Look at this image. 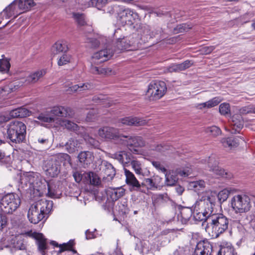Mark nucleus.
Masks as SVG:
<instances>
[{"label": "nucleus", "instance_id": "obj_17", "mask_svg": "<svg viewBox=\"0 0 255 255\" xmlns=\"http://www.w3.org/2000/svg\"><path fill=\"white\" fill-rule=\"evenodd\" d=\"M50 114L55 118V117H61L71 118L74 115L73 111L69 107L63 106H57L53 107L50 111Z\"/></svg>", "mask_w": 255, "mask_h": 255}, {"label": "nucleus", "instance_id": "obj_2", "mask_svg": "<svg viewBox=\"0 0 255 255\" xmlns=\"http://www.w3.org/2000/svg\"><path fill=\"white\" fill-rule=\"evenodd\" d=\"M230 220L221 213H213L209 216L206 230L211 232V236L213 238H218L229 230L230 227Z\"/></svg>", "mask_w": 255, "mask_h": 255}, {"label": "nucleus", "instance_id": "obj_5", "mask_svg": "<svg viewBox=\"0 0 255 255\" xmlns=\"http://www.w3.org/2000/svg\"><path fill=\"white\" fill-rule=\"evenodd\" d=\"M70 157L67 153H60L53 156L45 162L44 169L47 175L54 177L60 172L61 163L70 160Z\"/></svg>", "mask_w": 255, "mask_h": 255}, {"label": "nucleus", "instance_id": "obj_33", "mask_svg": "<svg viewBox=\"0 0 255 255\" xmlns=\"http://www.w3.org/2000/svg\"><path fill=\"white\" fill-rule=\"evenodd\" d=\"M102 171L105 174L104 177H109L110 179H112L116 175V170L113 166L110 163L106 162L105 163Z\"/></svg>", "mask_w": 255, "mask_h": 255}, {"label": "nucleus", "instance_id": "obj_14", "mask_svg": "<svg viewBox=\"0 0 255 255\" xmlns=\"http://www.w3.org/2000/svg\"><path fill=\"white\" fill-rule=\"evenodd\" d=\"M218 162L213 156L209 157L208 164L210 170H212L216 174L219 175L224 178L230 179L233 175L231 172L226 171L224 169L221 168L218 166Z\"/></svg>", "mask_w": 255, "mask_h": 255}, {"label": "nucleus", "instance_id": "obj_43", "mask_svg": "<svg viewBox=\"0 0 255 255\" xmlns=\"http://www.w3.org/2000/svg\"><path fill=\"white\" fill-rule=\"evenodd\" d=\"M10 64L6 59H0V72L2 73L7 72L10 68Z\"/></svg>", "mask_w": 255, "mask_h": 255}, {"label": "nucleus", "instance_id": "obj_8", "mask_svg": "<svg viewBox=\"0 0 255 255\" xmlns=\"http://www.w3.org/2000/svg\"><path fill=\"white\" fill-rule=\"evenodd\" d=\"M166 91V85L164 82L153 80L148 86L146 95L150 101H155L161 98Z\"/></svg>", "mask_w": 255, "mask_h": 255}, {"label": "nucleus", "instance_id": "obj_59", "mask_svg": "<svg viewBox=\"0 0 255 255\" xmlns=\"http://www.w3.org/2000/svg\"><path fill=\"white\" fill-rule=\"evenodd\" d=\"M152 178L156 189H157L159 187L163 186V183L162 182V178L160 177L158 175H154L152 176Z\"/></svg>", "mask_w": 255, "mask_h": 255}, {"label": "nucleus", "instance_id": "obj_53", "mask_svg": "<svg viewBox=\"0 0 255 255\" xmlns=\"http://www.w3.org/2000/svg\"><path fill=\"white\" fill-rule=\"evenodd\" d=\"M73 17L78 25L83 26L86 23L83 14L74 13H73Z\"/></svg>", "mask_w": 255, "mask_h": 255}, {"label": "nucleus", "instance_id": "obj_20", "mask_svg": "<svg viewBox=\"0 0 255 255\" xmlns=\"http://www.w3.org/2000/svg\"><path fill=\"white\" fill-rule=\"evenodd\" d=\"M33 236L37 241L39 251L42 255H44L45 251L47 249L46 239L42 234L38 233H34Z\"/></svg>", "mask_w": 255, "mask_h": 255}, {"label": "nucleus", "instance_id": "obj_62", "mask_svg": "<svg viewBox=\"0 0 255 255\" xmlns=\"http://www.w3.org/2000/svg\"><path fill=\"white\" fill-rule=\"evenodd\" d=\"M14 247L19 250H24L26 248V246L24 244L22 240H18L16 243H14Z\"/></svg>", "mask_w": 255, "mask_h": 255}, {"label": "nucleus", "instance_id": "obj_55", "mask_svg": "<svg viewBox=\"0 0 255 255\" xmlns=\"http://www.w3.org/2000/svg\"><path fill=\"white\" fill-rule=\"evenodd\" d=\"M86 42L89 44V45L92 48H96L99 46L100 44L99 41L94 37H88Z\"/></svg>", "mask_w": 255, "mask_h": 255}, {"label": "nucleus", "instance_id": "obj_23", "mask_svg": "<svg viewBox=\"0 0 255 255\" xmlns=\"http://www.w3.org/2000/svg\"><path fill=\"white\" fill-rule=\"evenodd\" d=\"M237 191V190L234 187H228L226 188L221 191L219 192V193L217 195L218 199L219 201V202L222 203L225 201L228 198L229 195L230 194H233L235 193ZM211 192H208V193H210ZM212 193L215 194L216 196H217V195L216 193L212 192ZM206 193H207L206 192ZM217 197H216V198Z\"/></svg>", "mask_w": 255, "mask_h": 255}, {"label": "nucleus", "instance_id": "obj_45", "mask_svg": "<svg viewBox=\"0 0 255 255\" xmlns=\"http://www.w3.org/2000/svg\"><path fill=\"white\" fill-rule=\"evenodd\" d=\"M130 165H131L136 174H142L141 164L139 161L134 159L131 161Z\"/></svg>", "mask_w": 255, "mask_h": 255}, {"label": "nucleus", "instance_id": "obj_21", "mask_svg": "<svg viewBox=\"0 0 255 255\" xmlns=\"http://www.w3.org/2000/svg\"><path fill=\"white\" fill-rule=\"evenodd\" d=\"M107 194L113 201H116L125 195V189L122 187L115 188L110 187L107 190Z\"/></svg>", "mask_w": 255, "mask_h": 255}, {"label": "nucleus", "instance_id": "obj_29", "mask_svg": "<svg viewBox=\"0 0 255 255\" xmlns=\"http://www.w3.org/2000/svg\"><path fill=\"white\" fill-rule=\"evenodd\" d=\"M30 112L25 108L20 107L11 110L9 112V116L12 118H21L29 116Z\"/></svg>", "mask_w": 255, "mask_h": 255}, {"label": "nucleus", "instance_id": "obj_30", "mask_svg": "<svg viewBox=\"0 0 255 255\" xmlns=\"http://www.w3.org/2000/svg\"><path fill=\"white\" fill-rule=\"evenodd\" d=\"M91 72L94 74H99L103 76H110L115 74L114 71L111 68L108 67H98L92 66Z\"/></svg>", "mask_w": 255, "mask_h": 255}, {"label": "nucleus", "instance_id": "obj_47", "mask_svg": "<svg viewBox=\"0 0 255 255\" xmlns=\"http://www.w3.org/2000/svg\"><path fill=\"white\" fill-rule=\"evenodd\" d=\"M219 110L220 113L222 115H228L230 113V106L228 103H222L220 105Z\"/></svg>", "mask_w": 255, "mask_h": 255}, {"label": "nucleus", "instance_id": "obj_16", "mask_svg": "<svg viewBox=\"0 0 255 255\" xmlns=\"http://www.w3.org/2000/svg\"><path fill=\"white\" fill-rule=\"evenodd\" d=\"M244 126V120L240 114L234 115L230 121L231 129L230 131L232 134L239 133Z\"/></svg>", "mask_w": 255, "mask_h": 255}, {"label": "nucleus", "instance_id": "obj_39", "mask_svg": "<svg viewBox=\"0 0 255 255\" xmlns=\"http://www.w3.org/2000/svg\"><path fill=\"white\" fill-rule=\"evenodd\" d=\"M165 196L163 194L155 195L152 197V204L155 207L159 206L165 202L164 198Z\"/></svg>", "mask_w": 255, "mask_h": 255}, {"label": "nucleus", "instance_id": "obj_26", "mask_svg": "<svg viewBox=\"0 0 255 255\" xmlns=\"http://www.w3.org/2000/svg\"><path fill=\"white\" fill-rule=\"evenodd\" d=\"M84 178L86 180L85 184L98 186L101 183V180L98 175L93 172H84Z\"/></svg>", "mask_w": 255, "mask_h": 255}, {"label": "nucleus", "instance_id": "obj_10", "mask_svg": "<svg viewBox=\"0 0 255 255\" xmlns=\"http://www.w3.org/2000/svg\"><path fill=\"white\" fill-rule=\"evenodd\" d=\"M99 135L106 140H114L120 143L122 134L120 133L118 128L112 127L105 126L100 128L98 130Z\"/></svg>", "mask_w": 255, "mask_h": 255}, {"label": "nucleus", "instance_id": "obj_49", "mask_svg": "<svg viewBox=\"0 0 255 255\" xmlns=\"http://www.w3.org/2000/svg\"><path fill=\"white\" fill-rule=\"evenodd\" d=\"M118 210L121 215H124L128 213L129 209L128 207L127 201L121 202L118 205Z\"/></svg>", "mask_w": 255, "mask_h": 255}, {"label": "nucleus", "instance_id": "obj_56", "mask_svg": "<svg viewBox=\"0 0 255 255\" xmlns=\"http://www.w3.org/2000/svg\"><path fill=\"white\" fill-rule=\"evenodd\" d=\"M97 111L96 110L92 109L87 113L86 120L88 122H92L97 119Z\"/></svg>", "mask_w": 255, "mask_h": 255}, {"label": "nucleus", "instance_id": "obj_41", "mask_svg": "<svg viewBox=\"0 0 255 255\" xmlns=\"http://www.w3.org/2000/svg\"><path fill=\"white\" fill-rule=\"evenodd\" d=\"M205 131L207 134L213 136H217L221 133V130L216 126L208 127L206 128Z\"/></svg>", "mask_w": 255, "mask_h": 255}, {"label": "nucleus", "instance_id": "obj_3", "mask_svg": "<svg viewBox=\"0 0 255 255\" xmlns=\"http://www.w3.org/2000/svg\"><path fill=\"white\" fill-rule=\"evenodd\" d=\"M53 207L52 201L41 199L32 204L27 213L29 221L33 224L38 223L44 218H47Z\"/></svg>", "mask_w": 255, "mask_h": 255}, {"label": "nucleus", "instance_id": "obj_35", "mask_svg": "<svg viewBox=\"0 0 255 255\" xmlns=\"http://www.w3.org/2000/svg\"><path fill=\"white\" fill-rule=\"evenodd\" d=\"M221 142L225 147H229L230 149L237 146L239 144L238 142L233 137L222 138Z\"/></svg>", "mask_w": 255, "mask_h": 255}, {"label": "nucleus", "instance_id": "obj_36", "mask_svg": "<svg viewBox=\"0 0 255 255\" xmlns=\"http://www.w3.org/2000/svg\"><path fill=\"white\" fill-rule=\"evenodd\" d=\"M34 5L33 0H18V7L19 9L24 11L28 10Z\"/></svg>", "mask_w": 255, "mask_h": 255}, {"label": "nucleus", "instance_id": "obj_37", "mask_svg": "<svg viewBox=\"0 0 255 255\" xmlns=\"http://www.w3.org/2000/svg\"><path fill=\"white\" fill-rule=\"evenodd\" d=\"M35 118L43 123H50L54 122V118L51 115L50 112L41 113Z\"/></svg>", "mask_w": 255, "mask_h": 255}, {"label": "nucleus", "instance_id": "obj_22", "mask_svg": "<svg viewBox=\"0 0 255 255\" xmlns=\"http://www.w3.org/2000/svg\"><path fill=\"white\" fill-rule=\"evenodd\" d=\"M113 55V52L110 49H104L95 53L93 58L99 60V62H105L109 60Z\"/></svg>", "mask_w": 255, "mask_h": 255}, {"label": "nucleus", "instance_id": "obj_31", "mask_svg": "<svg viewBox=\"0 0 255 255\" xmlns=\"http://www.w3.org/2000/svg\"><path fill=\"white\" fill-rule=\"evenodd\" d=\"M67 151L70 153H74L78 151L80 146L79 141L75 138H70L65 145Z\"/></svg>", "mask_w": 255, "mask_h": 255}, {"label": "nucleus", "instance_id": "obj_44", "mask_svg": "<svg viewBox=\"0 0 255 255\" xmlns=\"http://www.w3.org/2000/svg\"><path fill=\"white\" fill-rule=\"evenodd\" d=\"M61 125L64 126L66 128L71 130H77L78 129V126L76 124L71 122L69 120H63L62 122Z\"/></svg>", "mask_w": 255, "mask_h": 255}, {"label": "nucleus", "instance_id": "obj_4", "mask_svg": "<svg viewBox=\"0 0 255 255\" xmlns=\"http://www.w3.org/2000/svg\"><path fill=\"white\" fill-rule=\"evenodd\" d=\"M6 138L12 145L24 143L26 141V126L18 121L10 122L6 126Z\"/></svg>", "mask_w": 255, "mask_h": 255}, {"label": "nucleus", "instance_id": "obj_61", "mask_svg": "<svg viewBox=\"0 0 255 255\" xmlns=\"http://www.w3.org/2000/svg\"><path fill=\"white\" fill-rule=\"evenodd\" d=\"M48 195L52 198H59V194H57V192L54 190L52 189L50 185L48 184Z\"/></svg>", "mask_w": 255, "mask_h": 255}, {"label": "nucleus", "instance_id": "obj_24", "mask_svg": "<svg viewBox=\"0 0 255 255\" xmlns=\"http://www.w3.org/2000/svg\"><path fill=\"white\" fill-rule=\"evenodd\" d=\"M193 63L191 60H186L179 64H174L169 67L168 70L169 72H176L184 70L190 67Z\"/></svg>", "mask_w": 255, "mask_h": 255}, {"label": "nucleus", "instance_id": "obj_50", "mask_svg": "<svg viewBox=\"0 0 255 255\" xmlns=\"http://www.w3.org/2000/svg\"><path fill=\"white\" fill-rule=\"evenodd\" d=\"M71 57L70 55L64 53L59 59L58 61V65L59 66H63L70 62Z\"/></svg>", "mask_w": 255, "mask_h": 255}, {"label": "nucleus", "instance_id": "obj_57", "mask_svg": "<svg viewBox=\"0 0 255 255\" xmlns=\"http://www.w3.org/2000/svg\"><path fill=\"white\" fill-rule=\"evenodd\" d=\"M222 100L219 97H215L207 101L208 108H211L218 105Z\"/></svg>", "mask_w": 255, "mask_h": 255}, {"label": "nucleus", "instance_id": "obj_13", "mask_svg": "<svg viewBox=\"0 0 255 255\" xmlns=\"http://www.w3.org/2000/svg\"><path fill=\"white\" fill-rule=\"evenodd\" d=\"M141 30L140 40L143 43L148 42L149 39L156 35H160L163 32L162 28L159 26L151 28L149 25L143 26L141 28Z\"/></svg>", "mask_w": 255, "mask_h": 255}, {"label": "nucleus", "instance_id": "obj_42", "mask_svg": "<svg viewBox=\"0 0 255 255\" xmlns=\"http://www.w3.org/2000/svg\"><path fill=\"white\" fill-rule=\"evenodd\" d=\"M89 156H91V153L89 151H82L78 156V159L80 162L87 164L90 162Z\"/></svg>", "mask_w": 255, "mask_h": 255}, {"label": "nucleus", "instance_id": "obj_40", "mask_svg": "<svg viewBox=\"0 0 255 255\" xmlns=\"http://www.w3.org/2000/svg\"><path fill=\"white\" fill-rule=\"evenodd\" d=\"M222 253H224V255H238L234 248L231 245L224 247L219 253L220 255Z\"/></svg>", "mask_w": 255, "mask_h": 255}, {"label": "nucleus", "instance_id": "obj_11", "mask_svg": "<svg viewBox=\"0 0 255 255\" xmlns=\"http://www.w3.org/2000/svg\"><path fill=\"white\" fill-rule=\"evenodd\" d=\"M112 8L117 14L118 18L122 20L123 23H126L127 18L130 17L133 19H139V15L136 12L124 6L116 4L113 6Z\"/></svg>", "mask_w": 255, "mask_h": 255}, {"label": "nucleus", "instance_id": "obj_19", "mask_svg": "<svg viewBox=\"0 0 255 255\" xmlns=\"http://www.w3.org/2000/svg\"><path fill=\"white\" fill-rule=\"evenodd\" d=\"M52 245L59 248V253H61L65 251H71L74 254H77L76 250L74 249V247L75 245V242L74 240H70L68 242L62 244H58L56 242L53 241Z\"/></svg>", "mask_w": 255, "mask_h": 255}, {"label": "nucleus", "instance_id": "obj_58", "mask_svg": "<svg viewBox=\"0 0 255 255\" xmlns=\"http://www.w3.org/2000/svg\"><path fill=\"white\" fill-rule=\"evenodd\" d=\"M123 154L124 159H125L124 166H126V164H130L131 161L134 159L130 153L124 151Z\"/></svg>", "mask_w": 255, "mask_h": 255}, {"label": "nucleus", "instance_id": "obj_38", "mask_svg": "<svg viewBox=\"0 0 255 255\" xmlns=\"http://www.w3.org/2000/svg\"><path fill=\"white\" fill-rule=\"evenodd\" d=\"M192 27L191 24L182 23L177 25L173 30L175 33H182L188 31Z\"/></svg>", "mask_w": 255, "mask_h": 255}, {"label": "nucleus", "instance_id": "obj_63", "mask_svg": "<svg viewBox=\"0 0 255 255\" xmlns=\"http://www.w3.org/2000/svg\"><path fill=\"white\" fill-rule=\"evenodd\" d=\"M144 182L146 183L147 186L149 190H153L155 188L152 177L150 178H145Z\"/></svg>", "mask_w": 255, "mask_h": 255}, {"label": "nucleus", "instance_id": "obj_25", "mask_svg": "<svg viewBox=\"0 0 255 255\" xmlns=\"http://www.w3.org/2000/svg\"><path fill=\"white\" fill-rule=\"evenodd\" d=\"M124 172L126 176V182L127 185L131 187L130 190H132L134 187H138L139 182L133 173L126 168H124Z\"/></svg>", "mask_w": 255, "mask_h": 255}, {"label": "nucleus", "instance_id": "obj_27", "mask_svg": "<svg viewBox=\"0 0 255 255\" xmlns=\"http://www.w3.org/2000/svg\"><path fill=\"white\" fill-rule=\"evenodd\" d=\"M93 88V85L90 83H86L83 84H79L75 85L69 87L68 89L66 90L68 94H71L73 92H81L83 91L88 90L92 89Z\"/></svg>", "mask_w": 255, "mask_h": 255}, {"label": "nucleus", "instance_id": "obj_1", "mask_svg": "<svg viewBox=\"0 0 255 255\" xmlns=\"http://www.w3.org/2000/svg\"><path fill=\"white\" fill-rule=\"evenodd\" d=\"M216 195L212 192L205 193L194 204L193 219L196 221H207L213 212L216 203Z\"/></svg>", "mask_w": 255, "mask_h": 255}, {"label": "nucleus", "instance_id": "obj_54", "mask_svg": "<svg viewBox=\"0 0 255 255\" xmlns=\"http://www.w3.org/2000/svg\"><path fill=\"white\" fill-rule=\"evenodd\" d=\"M10 157L9 155H5L4 153L0 150V164L3 165L9 163Z\"/></svg>", "mask_w": 255, "mask_h": 255}, {"label": "nucleus", "instance_id": "obj_7", "mask_svg": "<svg viewBox=\"0 0 255 255\" xmlns=\"http://www.w3.org/2000/svg\"><path fill=\"white\" fill-rule=\"evenodd\" d=\"M231 206L236 213H247L252 207L250 198L245 194L235 195L231 199Z\"/></svg>", "mask_w": 255, "mask_h": 255}, {"label": "nucleus", "instance_id": "obj_51", "mask_svg": "<svg viewBox=\"0 0 255 255\" xmlns=\"http://www.w3.org/2000/svg\"><path fill=\"white\" fill-rule=\"evenodd\" d=\"M108 0H91L92 6L97 7L99 9L105 6Z\"/></svg>", "mask_w": 255, "mask_h": 255}, {"label": "nucleus", "instance_id": "obj_12", "mask_svg": "<svg viewBox=\"0 0 255 255\" xmlns=\"http://www.w3.org/2000/svg\"><path fill=\"white\" fill-rule=\"evenodd\" d=\"M121 29H116L114 34V37L117 39L116 45L118 49L120 50H132L133 43H131L128 38L121 35Z\"/></svg>", "mask_w": 255, "mask_h": 255}, {"label": "nucleus", "instance_id": "obj_48", "mask_svg": "<svg viewBox=\"0 0 255 255\" xmlns=\"http://www.w3.org/2000/svg\"><path fill=\"white\" fill-rule=\"evenodd\" d=\"M190 186L194 189L195 191H197L204 188L205 187V183L204 181L200 180L192 182L191 183Z\"/></svg>", "mask_w": 255, "mask_h": 255}, {"label": "nucleus", "instance_id": "obj_9", "mask_svg": "<svg viewBox=\"0 0 255 255\" xmlns=\"http://www.w3.org/2000/svg\"><path fill=\"white\" fill-rule=\"evenodd\" d=\"M120 144L126 146L134 154H138V148L145 145L142 138L138 136L122 135Z\"/></svg>", "mask_w": 255, "mask_h": 255}, {"label": "nucleus", "instance_id": "obj_32", "mask_svg": "<svg viewBox=\"0 0 255 255\" xmlns=\"http://www.w3.org/2000/svg\"><path fill=\"white\" fill-rule=\"evenodd\" d=\"M45 73V72L43 70L34 72L26 77L25 82L26 84L34 83L38 81V80L42 77Z\"/></svg>", "mask_w": 255, "mask_h": 255}, {"label": "nucleus", "instance_id": "obj_60", "mask_svg": "<svg viewBox=\"0 0 255 255\" xmlns=\"http://www.w3.org/2000/svg\"><path fill=\"white\" fill-rule=\"evenodd\" d=\"M84 173L83 174H81L78 172H76L73 174V177L77 183H79L80 181H83L85 183L86 180L84 179Z\"/></svg>", "mask_w": 255, "mask_h": 255}, {"label": "nucleus", "instance_id": "obj_52", "mask_svg": "<svg viewBox=\"0 0 255 255\" xmlns=\"http://www.w3.org/2000/svg\"><path fill=\"white\" fill-rule=\"evenodd\" d=\"M165 183L167 186H173L177 182V178L175 176L170 174H165Z\"/></svg>", "mask_w": 255, "mask_h": 255}, {"label": "nucleus", "instance_id": "obj_64", "mask_svg": "<svg viewBox=\"0 0 255 255\" xmlns=\"http://www.w3.org/2000/svg\"><path fill=\"white\" fill-rule=\"evenodd\" d=\"M215 49V46H205L202 48L201 51L204 54H209L211 53Z\"/></svg>", "mask_w": 255, "mask_h": 255}, {"label": "nucleus", "instance_id": "obj_15", "mask_svg": "<svg viewBox=\"0 0 255 255\" xmlns=\"http://www.w3.org/2000/svg\"><path fill=\"white\" fill-rule=\"evenodd\" d=\"M119 125L128 126H141L147 124V121L143 119L136 117H128L120 119L119 121Z\"/></svg>", "mask_w": 255, "mask_h": 255}, {"label": "nucleus", "instance_id": "obj_18", "mask_svg": "<svg viewBox=\"0 0 255 255\" xmlns=\"http://www.w3.org/2000/svg\"><path fill=\"white\" fill-rule=\"evenodd\" d=\"M196 252L199 255H212V245L207 241H203L198 243Z\"/></svg>", "mask_w": 255, "mask_h": 255}, {"label": "nucleus", "instance_id": "obj_34", "mask_svg": "<svg viewBox=\"0 0 255 255\" xmlns=\"http://www.w3.org/2000/svg\"><path fill=\"white\" fill-rule=\"evenodd\" d=\"M181 221L183 224H187L193 214L192 210L190 208H184L180 212Z\"/></svg>", "mask_w": 255, "mask_h": 255}, {"label": "nucleus", "instance_id": "obj_46", "mask_svg": "<svg viewBox=\"0 0 255 255\" xmlns=\"http://www.w3.org/2000/svg\"><path fill=\"white\" fill-rule=\"evenodd\" d=\"M84 138L87 144H89L94 148H98L100 146L99 142L89 135H85Z\"/></svg>", "mask_w": 255, "mask_h": 255}, {"label": "nucleus", "instance_id": "obj_6", "mask_svg": "<svg viewBox=\"0 0 255 255\" xmlns=\"http://www.w3.org/2000/svg\"><path fill=\"white\" fill-rule=\"evenodd\" d=\"M21 200L15 193H8L0 200V209L4 214H12L19 207Z\"/></svg>", "mask_w": 255, "mask_h": 255}, {"label": "nucleus", "instance_id": "obj_28", "mask_svg": "<svg viewBox=\"0 0 255 255\" xmlns=\"http://www.w3.org/2000/svg\"><path fill=\"white\" fill-rule=\"evenodd\" d=\"M68 50L67 43L65 41H58L54 43L52 47V52L54 54L60 53H66Z\"/></svg>", "mask_w": 255, "mask_h": 255}]
</instances>
